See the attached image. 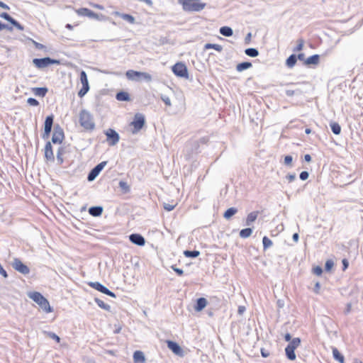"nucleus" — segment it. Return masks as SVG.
Masks as SVG:
<instances>
[{"mask_svg":"<svg viewBox=\"0 0 363 363\" xmlns=\"http://www.w3.org/2000/svg\"><path fill=\"white\" fill-rule=\"evenodd\" d=\"M79 123L82 127L88 130H92L95 128L92 115L84 109L79 113Z\"/></svg>","mask_w":363,"mask_h":363,"instance_id":"f257e3e1","label":"nucleus"},{"mask_svg":"<svg viewBox=\"0 0 363 363\" xmlns=\"http://www.w3.org/2000/svg\"><path fill=\"white\" fill-rule=\"evenodd\" d=\"M178 2L182 5L183 9L186 11H200L206 6V4L199 0H178Z\"/></svg>","mask_w":363,"mask_h":363,"instance_id":"f03ea898","label":"nucleus"},{"mask_svg":"<svg viewBox=\"0 0 363 363\" xmlns=\"http://www.w3.org/2000/svg\"><path fill=\"white\" fill-rule=\"evenodd\" d=\"M301 340L299 337H295L289 343L285 348L286 356L289 360L296 359L294 350L300 345Z\"/></svg>","mask_w":363,"mask_h":363,"instance_id":"7ed1b4c3","label":"nucleus"},{"mask_svg":"<svg viewBox=\"0 0 363 363\" xmlns=\"http://www.w3.org/2000/svg\"><path fill=\"white\" fill-rule=\"evenodd\" d=\"M173 73L179 77L188 79L189 74L186 66L183 62H177L172 67Z\"/></svg>","mask_w":363,"mask_h":363,"instance_id":"20e7f679","label":"nucleus"},{"mask_svg":"<svg viewBox=\"0 0 363 363\" xmlns=\"http://www.w3.org/2000/svg\"><path fill=\"white\" fill-rule=\"evenodd\" d=\"M145 123V116L142 113H136L134 116L133 121L130 123V125L134 128L133 133H136L140 131L144 126Z\"/></svg>","mask_w":363,"mask_h":363,"instance_id":"39448f33","label":"nucleus"},{"mask_svg":"<svg viewBox=\"0 0 363 363\" xmlns=\"http://www.w3.org/2000/svg\"><path fill=\"white\" fill-rule=\"evenodd\" d=\"M65 135L63 129L58 125L54 126V130L52 135V142L54 144L60 145L64 140Z\"/></svg>","mask_w":363,"mask_h":363,"instance_id":"423d86ee","label":"nucleus"},{"mask_svg":"<svg viewBox=\"0 0 363 363\" xmlns=\"http://www.w3.org/2000/svg\"><path fill=\"white\" fill-rule=\"evenodd\" d=\"M105 135H106V140L111 146L116 145L120 140L118 133L113 129L108 128L105 131Z\"/></svg>","mask_w":363,"mask_h":363,"instance_id":"0eeeda50","label":"nucleus"},{"mask_svg":"<svg viewBox=\"0 0 363 363\" xmlns=\"http://www.w3.org/2000/svg\"><path fill=\"white\" fill-rule=\"evenodd\" d=\"M80 81L82 84V88L79 91L78 96L83 97L89 90V85L86 73L84 71H82L80 73Z\"/></svg>","mask_w":363,"mask_h":363,"instance_id":"6e6552de","label":"nucleus"},{"mask_svg":"<svg viewBox=\"0 0 363 363\" xmlns=\"http://www.w3.org/2000/svg\"><path fill=\"white\" fill-rule=\"evenodd\" d=\"M28 296L34 302L38 303L42 308L45 309V298L39 292L30 291L28 292Z\"/></svg>","mask_w":363,"mask_h":363,"instance_id":"1a4fd4ad","label":"nucleus"},{"mask_svg":"<svg viewBox=\"0 0 363 363\" xmlns=\"http://www.w3.org/2000/svg\"><path fill=\"white\" fill-rule=\"evenodd\" d=\"M89 286L92 287L93 289L106 294L111 297H116V295L113 292L110 291L107 287L101 284V283L96 281V282H89Z\"/></svg>","mask_w":363,"mask_h":363,"instance_id":"9d476101","label":"nucleus"},{"mask_svg":"<svg viewBox=\"0 0 363 363\" xmlns=\"http://www.w3.org/2000/svg\"><path fill=\"white\" fill-rule=\"evenodd\" d=\"M12 267L15 270L25 275L30 272L29 268L18 258L13 259Z\"/></svg>","mask_w":363,"mask_h":363,"instance_id":"9b49d317","label":"nucleus"},{"mask_svg":"<svg viewBox=\"0 0 363 363\" xmlns=\"http://www.w3.org/2000/svg\"><path fill=\"white\" fill-rule=\"evenodd\" d=\"M107 162H102L98 164L96 167H94L89 173L87 176V179L89 182L94 181L96 177L99 174L101 171L104 169Z\"/></svg>","mask_w":363,"mask_h":363,"instance_id":"f8f14e48","label":"nucleus"},{"mask_svg":"<svg viewBox=\"0 0 363 363\" xmlns=\"http://www.w3.org/2000/svg\"><path fill=\"white\" fill-rule=\"evenodd\" d=\"M167 347L177 355L180 357L183 356V350L181 347L176 342L172 340L167 341Z\"/></svg>","mask_w":363,"mask_h":363,"instance_id":"ddd939ff","label":"nucleus"},{"mask_svg":"<svg viewBox=\"0 0 363 363\" xmlns=\"http://www.w3.org/2000/svg\"><path fill=\"white\" fill-rule=\"evenodd\" d=\"M130 241L138 246H143L145 244V240L140 234L133 233L129 235Z\"/></svg>","mask_w":363,"mask_h":363,"instance_id":"4468645a","label":"nucleus"},{"mask_svg":"<svg viewBox=\"0 0 363 363\" xmlns=\"http://www.w3.org/2000/svg\"><path fill=\"white\" fill-rule=\"evenodd\" d=\"M0 17L6 20L9 23H11L13 26H14L17 29L20 30H23V26H21L17 21L13 18L9 13H1L0 14Z\"/></svg>","mask_w":363,"mask_h":363,"instance_id":"2eb2a0df","label":"nucleus"},{"mask_svg":"<svg viewBox=\"0 0 363 363\" xmlns=\"http://www.w3.org/2000/svg\"><path fill=\"white\" fill-rule=\"evenodd\" d=\"M77 13L81 16H88L91 18H97L98 14L86 8H81L77 10Z\"/></svg>","mask_w":363,"mask_h":363,"instance_id":"dca6fc26","label":"nucleus"},{"mask_svg":"<svg viewBox=\"0 0 363 363\" xmlns=\"http://www.w3.org/2000/svg\"><path fill=\"white\" fill-rule=\"evenodd\" d=\"M125 75L129 80L140 81V72L130 69L126 72Z\"/></svg>","mask_w":363,"mask_h":363,"instance_id":"f3484780","label":"nucleus"},{"mask_svg":"<svg viewBox=\"0 0 363 363\" xmlns=\"http://www.w3.org/2000/svg\"><path fill=\"white\" fill-rule=\"evenodd\" d=\"M207 300L205 298H199L196 300V303L194 306L196 311H201L207 305Z\"/></svg>","mask_w":363,"mask_h":363,"instance_id":"a211bd4d","label":"nucleus"},{"mask_svg":"<svg viewBox=\"0 0 363 363\" xmlns=\"http://www.w3.org/2000/svg\"><path fill=\"white\" fill-rule=\"evenodd\" d=\"M113 14H114L115 16H117L121 17L122 19H123L124 21H126L129 22V23H131V24H134V23H135V18H134L133 16L130 15V14H127V13H120V12H118V11H115V12L113 13Z\"/></svg>","mask_w":363,"mask_h":363,"instance_id":"6ab92c4d","label":"nucleus"},{"mask_svg":"<svg viewBox=\"0 0 363 363\" xmlns=\"http://www.w3.org/2000/svg\"><path fill=\"white\" fill-rule=\"evenodd\" d=\"M134 363H143L145 361L144 353L140 350H137L133 353Z\"/></svg>","mask_w":363,"mask_h":363,"instance_id":"aec40b11","label":"nucleus"},{"mask_svg":"<svg viewBox=\"0 0 363 363\" xmlns=\"http://www.w3.org/2000/svg\"><path fill=\"white\" fill-rule=\"evenodd\" d=\"M332 352L333 358L336 361L339 362L340 363H345L344 356L339 352V350L336 347H333Z\"/></svg>","mask_w":363,"mask_h":363,"instance_id":"412c9836","label":"nucleus"},{"mask_svg":"<svg viewBox=\"0 0 363 363\" xmlns=\"http://www.w3.org/2000/svg\"><path fill=\"white\" fill-rule=\"evenodd\" d=\"M320 56L318 55H313L309 57H308L305 62L304 64L306 65H318L319 63Z\"/></svg>","mask_w":363,"mask_h":363,"instance_id":"4be33fe9","label":"nucleus"},{"mask_svg":"<svg viewBox=\"0 0 363 363\" xmlns=\"http://www.w3.org/2000/svg\"><path fill=\"white\" fill-rule=\"evenodd\" d=\"M103 208L101 206H92L89 209V214L94 217L101 216Z\"/></svg>","mask_w":363,"mask_h":363,"instance_id":"5701e85b","label":"nucleus"},{"mask_svg":"<svg viewBox=\"0 0 363 363\" xmlns=\"http://www.w3.org/2000/svg\"><path fill=\"white\" fill-rule=\"evenodd\" d=\"M258 211H253L249 213L246 219V225H250L254 221H255L258 216Z\"/></svg>","mask_w":363,"mask_h":363,"instance_id":"b1692460","label":"nucleus"},{"mask_svg":"<svg viewBox=\"0 0 363 363\" xmlns=\"http://www.w3.org/2000/svg\"><path fill=\"white\" fill-rule=\"evenodd\" d=\"M219 32L221 35L225 37H230L233 34V29L228 26H223L220 28Z\"/></svg>","mask_w":363,"mask_h":363,"instance_id":"393cba45","label":"nucleus"},{"mask_svg":"<svg viewBox=\"0 0 363 363\" xmlns=\"http://www.w3.org/2000/svg\"><path fill=\"white\" fill-rule=\"evenodd\" d=\"M116 98L118 101H130V96L128 92L119 91L116 94Z\"/></svg>","mask_w":363,"mask_h":363,"instance_id":"a878e982","label":"nucleus"},{"mask_svg":"<svg viewBox=\"0 0 363 363\" xmlns=\"http://www.w3.org/2000/svg\"><path fill=\"white\" fill-rule=\"evenodd\" d=\"M252 65L251 62H241V63H239L237 66H236V69L238 72H242L245 69H247L250 67H252Z\"/></svg>","mask_w":363,"mask_h":363,"instance_id":"bb28decb","label":"nucleus"},{"mask_svg":"<svg viewBox=\"0 0 363 363\" xmlns=\"http://www.w3.org/2000/svg\"><path fill=\"white\" fill-rule=\"evenodd\" d=\"M297 62V57L296 55L294 54L291 55L286 61V65L288 67L291 68L293 67Z\"/></svg>","mask_w":363,"mask_h":363,"instance_id":"cd10ccee","label":"nucleus"},{"mask_svg":"<svg viewBox=\"0 0 363 363\" xmlns=\"http://www.w3.org/2000/svg\"><path fill=\"white\" fill-rule=\"evenodd\" d=\"M238 212V209L235 207L229 208L225 211V212L223 214V217L229 220L232 216H233L236 213Z\"/></svg>","mask_w":363,"mask_h":363,"instance_id":"c85d7f7f","label":"nucleus"},{"mask_svg":"<svg viewBox=\"0 0 363 363\" xmlns=\"http://www.w3.org/2000/svg\"><path fill=\"white\" fill-rule=\"evenodd\" d=\"M252 233V229L250 228H247L245 229H242L240 231V237L242 238H249Z\"/></svg>","mask_w":363,"mask_h":363,"instance_id":"c756f323","label":"nucleus"},{"mask_svg":"<svg viewBox=\"0 0 363 363\" xmlns=\"http://www.w3.org/2000/svg\"><path fill=\"white\" fill-rule=\"evenodd\" d=\"M245 53L247 55V56H250V57H255L257 56H258L259 55V51L256 48H247L245 50Z\"/></svg>","mask_w":363,"mask_h":363,"instance_id":"7c9ffc66","label":"nucleus"},{"mask_svg":"<svg viewBox=\"0 0 363 363\" xmlns=\"http://www.w3.org/2000/svg\"><path fill=\"white\" fill-rule=\"evenodd\" d=\"M53 125V116H47V137L50 134V133L52 131Z\"/></svg>","mask_w":363,"mask_h":363,"instance_id":"2f4dec72","label":"nucleus"},{"mask_svg":"<svg viewBox=\"0 0 363 363\" xmlns=\"http://www.w3.org/2000/svg\"><path fill=\"white\" fill-rule=\"evenodd\" d=\"M330 128L333 131V133L335 135H339L341 132V127L339 125V123L336 122H332L330 123Z\"/></svg>","mask_w":363,"mask_h":363,"instance_id":"473e14b6","label":"nucleus"},{"mask_svg":"<svg viewBox=\"0 0 363 363\" xmlns=\"http://www.w3.org/2000/svg\"><path fill=\"white\" fill-rule=\"evenodd\" d=\"M211 48L217 50L218 52H221L223 50V47L218 44L206 43L204 45L205 50L211 49Z\"/></svg>","mask_w":363,"mask_h":363,"instance_id":"72a5a7b5","label":"nucleus"},{"mask_svg":"<svg viewBox=\"0 0 363 363\" xmlns=\"http://www.w3.org/2000/svg\"><path fill=\"white\" fill-rule=\"evenodd\" d=\"M95 302L97 303V305L100 308H103V309H104V310H106L107 311H110L111 306L108 304L105 303L102 300H101V299H99L98 298H95Z\"/></svg>","mask_w":363,"mask_h":363,"instance_id":"f704fd0d","label":"nucleus"},{"mask_svg":"<svg viewBox=\"0 0 363 363\" xmlns=\"http://www.w3.org/2000/svg\"><path fill=\"white\" fill-rule=\"evenodd\" d=\"M184 255L186 257L195 258L197 257L200 255V252L198 250H185L184 252Z\"/></svg>","mask_w":363,"mask_h":363,"instance_id":"c9c22d12","label":"nucleus"},{"mask_svg":"<svg viewBox=\"0 0 363 363\" xmlns=\"http://www.w3.org/2000/svg\"><path fill=\"white\" fill-rule=\"evenodd\" d=\"M33 63L38 67L44 68L45 67V57L40 59H34Z\"/></svg>","mask_w":363,"mask_h":363,"instance_id":"e433bc0d","label":"nucleus"},{"mask_svg":"<svg viewBox=\"0 0 363 363\" xmlns=\"http://www.w3.org/2000/svg\"><path fill=\"white\" fill-rule=\"evenodd\" d=\"M54 155L52 150V146L50 142H47V160H53Z\"/></svg>","mask_w":363,"mask_h":363,"instance_id":"4c0bfd02","label":"nucleus"},{"mask_svg":"<svg viewBox=\"0 0 363 363\" xmlns=\"http://www.w3.org/2000/svg\"><path fill=\"white\" fill-rule=\"evenodd\" d=\"M264 250H267L272 245V241L267 236H264L262 239Z\"/></svg>","mask_w":363,"mask_h":363,"instance_id":"58836bf2","label":"nucleus"},{"mask_svg":"<svg viewBox=\"0 0 363 363\" xmlns=\"http://www.w3.org/2000/svg\"><path fill=\"white\" fill-rule=\"evenodd\" d=\"M33 90L34 94L36 96H45V87L34 88Z\"/></svg>","mask_w":363,"mask_h":363,"instance_id":"ea45409f","label":"nucleus"},{"mask_svg":"<svg viewBox=\"0 0 363 363\" xmlns=\"http://www.w3.org/2000/svg\"><path fill=\"white\" fill-rule=\"evenodd\" d=\"M145 80L146 82H151L152 78V76L147 72H140V80Z\"/></svg>","mask_w":363,"mask_h":363,"instance_id":"a19ab883","label":"nucleus"},{"mask_svg":"<svg viewBox=\"0 0 363 363\" xmlns=\"http://www.w3.org/2000/svg\"><path fill=\"white\" fill-rule=\"evenodd\" d=\"M118 185L119 187L125 192H128L130 191V186H128L127 182L124 181H120Z\"/></svg>","mask_w":363,"mask_h":363,"instance_id":"79ce46f5","label":"nucleus"},{"mask_svg":"<svg viewBox=\"0 0 363 363\" xmlns=\"http://www.w3.org/2000/svg\"><path fill=\"white\" fill-rule=\"evenodd\" d=\"M47 337L55 340L57 343L60 342V337L54 333L47 332Z\"/></svg>","mask_w":363,"mask_h":363,"instance_id":"37998d69","label":"nucleus"},{"mask_svg":"<svg viewBox=\"0 0 363 363\" xmlns=\"http://www.w3.org/2000/svg\"><path fill=\"white\" fill-rule=\"evenodd\" d=\"M161 99L165 104L166 106H172L171 100L169 96H167L166 95H162Z\"/></svg>","mask_w":363,"mask_h":363,"instance_id":"c03bdc74","label":"nucleus"},{"mask_svg":"<svg viewBox=\"0 0 363 363\" xmlns=\"http://www.w3.org/2000/svg\"><path fill=\"white\" fill-rule=\"evenodd\" d=\"M303 45H304L303 40L299 39L298 40V45L296 47V48H294V51H301L303 48Z\"/></svg>","mask_w":363,"mask_h":363,"instance_id":"a18cd8bd","label":"nucleus"},{"mask_svg":"<svg viewBox=\"0 0 363 363\" xmlns=\"http://www.w3.org/2000/svg\"><path fill=\"white\" fill-rule=\"evenodd\" d=\"M53 64L60 65V61L58 60H53V59H51L50 57H47V67L50 65H53Z\"/></svg>","mask_w":363,"mask_h":363,"instance_id":"49530a36","label":"nucleus"},{"mask_svg":"<svg viewBox=\"0 0 363 363\" xmlns=\"http://www.w3.org/2000/svg\"><path fill=\"white\" fill-rule=\"evenodd\" d=\"M313 272L315 275L320 276L323 273V269L321 267L317 266L313 269Z\"/></svg>","mask_w":363,"mask_h":363,"instance_id":"de8ad7c7","label":"nucleus"},{"mask_svg":"<svg viewBox=\"0 0 363 363\" xmlns=\"http://www.w3.org/2000/svg\"><path fill=\"white\" fill-rule=\"evenodd\" d=\"M333 265H334V263L332 260H330V259L327 260L325 262V270L330 271L332 269V267H333Z\"/></svg>","mask_w":363,"mask_h":363,"instance_id":"09e8293b","label":"nucleus"},{"mask_svg":"<svg viewBox=\"0 0 363 363\" xmlns=\"http://www.w3.org/2000/svg\"><path fill=\"white\" fill-rule=\"evenodd\" d=\"M293 158L291 155H286L284 157V164L287 166H291Z\"/></svg>","mask_w":363,"mask_h":363,"instance_id":"8fccbe9b","label":"nucleus"},{"mask_svg":"<svg viewBox=\"0 0 363 363\" xmlns=\"http://www.w3.org/2000/svg\"><path fill=\"white\" fill-rule=\"evenodd\" d=\"M176 206V204H169V203H164L163 204V207L167 211H172Z\"/></svg>","mask_w":363,"mask_h":363,"instance_id":"3c124183","label":"nucleus"},{"mask_svg":"<svg viewBox=\"0 0 363 363\" xmlns=\"http://www.w3.org/2000/svg\"><path fill=\"white\" fill-rule=\"evenodd\" d=\"M309 177V173L307 171H303L301 172L299 177L301 180L305 181Z\"/></svg>","mask_w":363,"mask_h":363,"instance_id":"603ef678","label":"nucleus"},{"mask_svg":"<svg viewBox=\"0 0 363 363\" xmlns=\"http://www.w3.org/2000/svg\"><path fill=\"white\" fill-rule=\"evenodd\" d=\"M27 102L30 106H35L38 105V101L34 98L28 99Z\"/></svg>","mask_w":363,"mask_h":363,"instance_id":"864d4df0","label":"nucleus"},{"mask_svg":"<svg viewBox=\"0 0 363 363\" xmlns=\"http://www.w3.org/2000/svg\"><path fill=\"white\" fill-rule=\"evenodd\" d=\"M300 93V91L298 90H296V91H294V90H291V89H287L286 91V94L288 96H294V94H297Z\"/></svg>","mask_w":363,"mask_h":363,"instance_id":"5fc2aeb1","label":"nucleus"},{"mask_svg":"<svg viewBox=\"0 0 363 363\" xmlns=\"http://www.w3.org/2000/svg\"><path fill=\"white\" fill-rule=\"evenodd\" d=\"M286 179H288V181L289 182H293V181H294L296 179V175L294 173V174H287L286 176Z\"/></svg>","mask_w":363,"mask_h":363,"instance_id":"6e6d98bb","label":"nucleus"},{"mask_svg":"<svg viewBox=\"0 0 363 363\" xmlns=\"http://www.w3.org/2000/svg\"><path fill=\"white\" fill-rule=\"evenodd\" d=\"M172 268L179 276L183 275L184 271L182 269L177 268L175 266H172Z\"/></svg>","mask_w":363,"mask_h":363,"instance_id":"4d7b16f0","label":"nucleus"},{"mask_svg":"<svg viewBox=\"0 0 363 363\" xmlns=\"http://www.w3.org/2000/svg\"><path fill=\"white\" fill-rule=\"evenodd\" d=\"M342 263L343 265L342 269L345 271L347 269V267L349 266V262H348L347 259H343L342 261Z\"/></svg>","mask_w":363,"mask_h":363,"instance_id":"13d9d810","label":"nucleus"},{"mask_svg":"<svg viewBox=\"0 0 363 363\" xmlns=\"http://www.w3.org/2000/svg\"><path fill=\"white\" fill-rule=\"evenodd\" d=\"M0 274H1L4 277L6 278L8 277L7 272L4 270L1 264H0Z\"/></svg>","mask_w":363,"mask_h":363,"instance_id":"bf43d9fd","label":"nucleus"},{"mask_svg":"<svg viewBox=\"0 0 363 363\" xmlns=\"http://www.w3.org/2000/svg\"><path fill=\"white\" fill-rule=\"evenodd\" d=\"M261 354H262V356L263 357H267L269 356V352L267 350H264V349H262L261 350Z\"/></svg>","mask_w":363,"mask_h":363,"instance_id":"052dcab7","label":"nucleus"},{"mask_svg":"<svg viewBox=\"0 0 363 363\" xmlns=\"http://www.w3.org/2000/svg\"><path fill=\"white\" fill-rule=\"evenodd\" d=\"M41 135L43 138H45V121L42 125Z\"/></svg>","mask_w":363,"mask_h":363,"instance_id":"680f3d73","label":"nucleus"},{"mask_svg":"<svg viewBox=\"0 0 363 363\" xmlns=\"http://www.w3.org/2000/svg\"><path fill=\"white\" fill-rule=\"evenodd\" d=\"M245 311V307L242 306H240L238 307V312L240 315H242Z\"/></svg>","mask_w":363,"mask_h":363,"instance_id":"e2e57ef3","label":"nucleus"},{"mask_svg":"<svg viewBox=\"0 0 363 363\" xmlns=\"http://www.w3.org/2000/svg\"><path fill=\"white\" fill-rule=\"evenodd\" d=\"M299 235L297 233H295L293 236L292 239L295 242H297L298 241Z\"/></svg>","mask_w":363,"mask_h":363,"instance_id":"0e129e2a","label":"nucleus"},{"mask_svg":"<svg viewBox=\"0 0 363 363\" xmlns=\"http://www.w3.org/2000/svg\"><path fill=\"white\" fill-rule=\"evenodd\" d=\"M0 7L4 9H6V10H9V6L1 1H0Z\"/></svg>","mask_w":363,"mask_h":363,"instance_id":"69168bd1","label":"nucleus"},{"mask_svg":"<svg viewBox=\"0 0 363 363\" xmlns=\"http://www.w3.org/2000/svg\"><path fill=\"white\" fill-rule=\"evenodd\" d=\"M284 339L286 342H291L292 340H291V336L289 333H286L285 335H284Z\"/></svg>","mask_w":363,"mask_h":363,"instance_id":"338daca9","label":"nucleus"},{"mask_svg":"<svg viewBox=\"0 0 363 363\" xmlns=\"http://www.w3.org/2000/svg\"><path fill=\"white\" fill-rule=\"evenodd\" d=\"M320 288V283L319 282H316L315 284V288H314V291L315 293H318V291Z\"/></svg>","mask_w":363,"mask_h":363,"instance_id":"774afa93","label":"nucleus"}]
</instances>
